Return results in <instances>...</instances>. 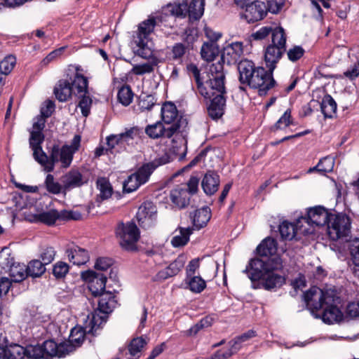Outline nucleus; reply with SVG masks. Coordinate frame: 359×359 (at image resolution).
<instances>
[{
	"instance_id": "f257e3e1",
	"label": "nucleus",
	"mask_w": 359,
	"mask_h": 359,
	"mask_svg": "<svg viewBox=\"0 0 359 359\" xmlns=\"http://www.w3.org/2000/svg\"><path fill=\"white\" fill-rule=\"evenodd\" d=\"M283 268L280 257L271 259H252L243 273H246L255 289L263 287L266 290H276L285 283L283 276L278 273Z\"/></svg>"
},
{
	"instance_id": "f03ea898",
	"label": "nucleus",
	"mask_w": 359,
	"mask_h": 359,
	"mask_svg": "<svg viewBox=\"0 0 359 359\" xmlns=\"http://www.w3.org/2000/svg\"><path fill=\"white\" fill-rule=\"evenodd\" d=\"M208 77L206 85L209 95L203 97L210 100L208 107L209 116L212 119H218L224 114L226 106L225 74L222 62H214L209 67Z\"/></svg>"
},
{
	"instance_id": "7ed1b4c3",
	"label": "nucleus",
	"mask_w": 359,
	"mask_h": 359,
	"mask_svg": "<svg viewBox=\"0 0 359 359\" xmlns=\"http://www.w3.org/2000/svg\"><path fill=\"white\" fill-rule=\"evenodd\" d=\"M239 80L241 83L248 84L252 88H257L260 95H264L275 85L272 72L264 67H255L248 60H241L238 65Z\"/></svg>"
},
{
	"instance_id": "20e7f679",
	"label": "nucleus",
	"mask_w": 359,
	"mask_h": 359,
	"mask_svg": "<svg viewBox=\"0 0 359 359\" xmlns=\"http://www.w3.org/2000/svg\"><path fill=\"white\" fill-rule=\"evenodd\" d=\"M106 322L105 316H100L96 311L87 316V319L83 326H76L71 330L69 340L65 344H69L72 352L76 348L79 347L83 342L85 334H95L100 326Z\"/></svg>"
},
{
	"instance_id": "39448f33",
	"label": "nucleus",
	"mask_w": 359,
	"mask_h": 359,
	"mask_svg": "<svg viewBox=\"0 0 359 359\" xmlns=\"http://www.w3.org/2000/svg\"><path fill=\"white\" fill-rule=\"evenodd\" d=\"M287 36L282 27H276L271 43L264 49V61L270 72L276 67V64L286 51Z\"/></svg>"
},
{
	"instance_id": "423d86ee",
	"label": "nucleus",
	"mask_w": 359,
	"mask_h": 359,
	"mask_svg": "<svg viewBox=\"0 0 359 359\" xmlns=\"http://www.w3.org/2000/svg\"><path fill=\"white\" fill-rule=\"evenodd\" d=\"M332 214L323 206L308 208L305 216L298 218L300 233L304 235L310 234L313 231L312 227L327 225Z\"/></svg>"
},
{
	"instance_id": "0eeeda50",
	"label": "nucleus",
	"mask_w": 359,
	"mask_h": 359,
	"mask_svg": "<svg viewBox=\"0 0 359 359\" xmlns=\"http://www.w3.org/2000/svg\"><path fill=\"white\" fill-rule=\"evenodd\" d=\"M156 25V18H149L138 25L135 37V42L137 47L135 52L141 57H148L152 53L153 48L149 43L152 39Z\"/></svg>"
},
{
	"instance_id": "6e6552de",
	"label": "nucleus",
	"mask_w": 359,
	"mask_h": 359,
	"mask_svg": "<svg viewBox=\"0 0 359 359\" xmlns=\"http://www.w3.org/2000/svg\"><path fill=\"white\" fill-rule=\"evenodd\" d=\"M73 160L72 151L67 147V144L60 147L59 145H53L49 153L46 154V159L39 161V164L43 168L44 171L50 172L54 170L56 163H60L61 167L67 168L69 167Z\"/></svg>"
},
{
	"instance_id": "1a4fd4ad",
	"label": "nucleus",
	"mask_w": 359,
	"mask_h": 359,
	"mask_svg": "<svg viewBox=\"0 0 359 359\" xmlns=\"http://www.w3.org/2000/svg\"><path fill=\"white\" fill-rule=\"evenodd\" d=\"M199 180L191 177L187 184L178 185L170 192V200L177 208H184L189 204L190 196L198 191Z\"/></svg>"
},
{
	"instance_id": "9d476101",
	"label": "nucleus",
	"mask_w": 359,
	"mask_h": 359,
	"mask_svg": "<svg viewBox=\"0 0 359 359\" xmlns=\"http://www.w3.org/2000/svg\"><path fill=\"white\" fill-rule=\"evenodd\" d=\"M334 289L322 290L316 286L311 287L304 294V300L309 309L312 311L321 310L325 304L333 302Z\"/></svg>"
},
{
	"instance_id": "9b49d317",
	"label": "nucleus",
	"mask_w": 359,
	"mask_h": 359,
	"mask_svg": "<svg viewBox=\"0 0 359 359\" xmlns=\"http://www.w3.org/2000/svg\"><path fill=\"white\" fill-rule=\"evenodd\" d=\"M351 220L345 214H332L327 224V234L330 239L338 241L346 238L351 232Z\"/></svg>"
},
{
	"instance_id": "f8f14e48",
	"label": "nucleus",
	"mask_w": 359,
	"mask_h": 359,
	"mask_svg": "<svg viewBox=\"0 0 359 359\" xmlns=\"http://www.w3.org/2000/svg\"><path fill=\"white\" fill-rule=\"evenodd\" d=\"M116 234L123 249L128 251L137 250L140 231L135 223H120L116 229Z\"/></svg>"
},
{
	"instance_id": "ddd939ff",
	"label": "nucleus",
	"mask_w": 359,
	"mask_h": 359,
	"mask_svg": "<svg viewBox=\"0 0 359 359\" xmlns=\"http://www.w3.org/2000/svg\"><path fill=\"white\" fill-rule=\"evenodd\" d=\"M165 137L170 140V151L177 156L179 160L184 159L187 154V140L177 124L169 126Z\"/></svg>"
},
{
	"instance_id": "4468645a",
	"label": "nucleus",
	"mask_w": 359,
	"mask_h": 359,
	"mask_svg": "<svg viewBox=\"0 0 359 359\" xmlns=\"http://www.w3.org/2000/svg\"><path fill=\"white\" fill-rule=\"evenodd\" d=\"M83 279L88 283V287L94 297H99L105 291L107 277L93 271H87L82 273Z\"/></svg>"
},
{
	"instance_id": "2eb2a0df",
	"label": "nucleus",
	"mask_w": 359,
	"mask_h": 359,
	"mask_svg": "<svg viewBox=\"0 0 359 359\" xmlns=\"http://www.w3.org/2000/svg\"><path fill=\"white\" fill-rule=\"evenodd\" d=\"M156 207L152 202H144L139 207L136 215L139 224L143 228L151 226L156 219Z\"/></svg>"
},
{
	"instance_id": "dca6fc26",
	"label": "nucleus",
	"mask_w": 359,
	"mask_h": 359,
	"mask_svg": "<svg viewBox=\"0 0 359 359\" xmlns=\"http://www.w3.org/2000/svg\"><path fill=\"white\" fill-rule=\"evenodd\" d=\"M151 175L148 170L142 165L137 171L128 177L123 183V191L127 193L137 190L140 186L146 184Z\"/></svg>"
},
{
	"instance_id": "f3484780",
	"label": "nucleus",
	"mask_w": 359,
	"mask_h": 359,
	"mask_svg": "<svg viewBox=\"0 0 359 359\" xmlns=\"http://www.w3.org/2000/svg\"><path fill=\"white\" fill-rule=\"evenodd\" d=\"M266 14V5L259 1L249 2L244 11L241 13V18L248 22L252 23L261 20Z\"/></svg>"
},
{
	"instance_id": "a211bd4d",
	"label": "nucleus",
	"mask_w": 359,
	"mask_h": 359,
	"mask_svg": "<svg viewBox=\"0 0 359 359\" xmlns=\"http://www.w3.org/2000/svg\"><path fill=\"white\" fill-rule=\"evenodd\" d=\"M41 346L45 358L53 356L62 358L72 352L71 346L65 342L57 344L53 340H47Z\"/></svg>"
},
{
	"instance_id": "6ab92c4d",
	"label": "nucleus",
	"mask_w": 359,
	"mask_h": 359,
	"mask_svg": "<svg viewBox=\"0 0 359 359\" xmlns=\"http://www.w3.org/2000/svg\"><path fill=\"white\" fill-rule=\"evenodd\" d=\"M144 132L137 126L126 128V131L120 133L121 142V149H126L127 147H133L142 141Z\"/></svg>"
},
{
	"instance_id": "aec40b11",
	"label": "nucleus",
	"mask_w": 359,
	"mask_h": 359,
	"mask_svg": "<svg viewBox=\"0 0 359 359\" xmlns=\"http://www.w3.org/2000/svg\"><path fill=\"white\" fill-rule=\"evenodd\" d=\"M243 53V43H231L224 48L222 57L217 62H222L223 67L224 62H226L228 64L235 63L241 58Z\"/></svg>"
},
{
	"instance_id": "412c9836",
	"label": "nucleus",
	"mask_w": 359,
	"mask_h": 359,
	"mask_svg": "<svg viewBox=\"0 0 359 359\" xmlns=\"http://www.w3.org/2000/svg\"><path fill=\"white\" fill-rule=\"evenodd\" d=\"M340 304V299L337 292H334L333 302L325 304L323 310V318L325 322L334 323L341 318L342 314L337 305Z\"/></svg>"
},
{
	"instance_id": "4be33fe9",
	"label": "nucleus",
	"mask_w": 359,
	"mask_h": 359,
	"mask_svg": "<svg viewBox=\"0 0 359 359\" xmlns=\"http://www.w3.org/2000/svg\"><path fill=\"white\" fill-rule=\"evenodd\" d=\"M61 215L56 210L52 209L40 213H29L25 215L27 221L33 223L41 222L48 226L53 225Z\"/></svg>"
},
{
	"instance_id": "5701e85b",
	"label": "nucleus",
	"mask_w": 359,
	"mask_h": 359,
	"mask_svg": "<svg viewBox=\"0 0 359 359\" xmlns=\"http://www.w3.org/2000/svg\"><path fill=\"white\" fill-rule=\"evenodd\" d=\"M187 260L185 255H180L167 268L158 273L157 279L162 280L176 276L183 269Z\"/></svg>"
},
{
	"instance_id": "b1692460",
	"label": "nucleus",
	"mask_w": 359,
	"mask_h": 359,
	"mask_svg": "<svg viewBox=\"0 0 359 359\" xmlns=\"http://www.w3.org/2000/svg\"><path fill=\"white\" fill-rule=\"evenodd\" d=\"M43 140L44 135L42 132L31 131L29 144L33 150L34 158L38 163H39L41 160L46 159V154L43 151L41 147Z\"/></svg>"
},
{
	"instance_id": "393cba45",
	"label": "nucleus",
	"mask_w": 359,
	"mask_h": 359,
	"mask_svg": "<svg viewBox=\"0 0 359 359\" xmlns=\"http://www.w3.org/2000/svg\"><path fill=\"white\" fill-rule=\"evenodd\" d=\"M3 268H8V272L12 282H21L28 276L26 265L24 264L14 263L11 258Z\"/></svg>"
},
{
	"instance_id": "a878e982",
	"label": "nucleus",
	"mask_w": 359,
	"mask_h": 359,
	"mask_svg": "<svg viewBox=\"0 0 359 359\" xmlns=\"http://www.w3.org/2000/svg\"><path fill=\"white\" fill-rule=\"evenodd\" d=\"M69 260L74 265L85 264L89 260L88 252L79 246H72L66 250Z\"/></svg>"
},
{
	"instance_id": "bb28decb",
	"label": "nucleus",
	"mask_w": 359,
	"mask_h": 359,
	"mask_svg": "<svg viewBox=\"0 0 359 359\" xmlns=\"http://www.w3.org/2000/svg\"><path fill=\"white\" fill-rule=\"evenodd\" d=\"M147 59V62L135 65L133 66L131 72L135 75H144L146 74L152 73L154 71L155 67L160 62V60L151 53V56L148 57H143Z\"/></svg>"
},
{
	"instance_id": "cd10ccee",
	"label": "nucleus",
	"mask_w": 359,
	"mask_h": 359,
	"mask_svg": "<svg viewBox=\"0 0 359 359\" xmlns=\"http://www.w3.org/2000/svg\"><path fill=\"white\" fill-rule=\"evenodd\" d=\"M61 182L65 189H71L81 186L84 182L80 172L72 170L62 177Z\"/></svg>"
},
{
	"instance_id": "c85d7f7f",
	"label": "nucleus",
	"mask_w": 359,
	"mask_h": 359,
	"mask_svg": "<svg viewBox=\"0 0 359 359\" xmlns=\"http://www.w3.org/2000/svg\"><path fill=\"white\" fill-rule=\"evenodd\" d=\"M219 184V175L214 172H208L201 182L202 188L207 195L214 194Z\"/></svg>"
},
{
	"instance_id": "c756f323",
	"label": "nucleus",
	"mask_w": 359,
	"mask_h": 359,
	"mask_svg": "<svg viewBox=\"0 0 359 359\" xmlns=\"http://www.w3.org/2000/svg\"><path fill=\"white\" fill-rule=\"evenodd\" d=\"M194 226L196 229L204 227L211 217V211L208 207H203L194 211L191 216Z\"/></svg>"
},
{
	"instance_id": "7c9ffc66",
	"label": "nucleus",
	"mask_w": 359,
	"mask_h": 359,
	"mask_svg": "<svg viewBox=\"0 0 359 359\" xmlns=\"http://www.w3.org/2000/svg\"><path fill=\"white\" fill-rule=\"evenodd\" d=\"M161 117L163 121L166 124H177L180 126V121H177L178 111L175 104L165 103L161 107Z\"/></svg>"
},
{
	"instance_id": "2f4dec72",
	"label": "nucleus",
	"mask_w": 359,
	"mask_h": 359,
	"mask_svg": "<svg viewBox=\"0 0 359 359\" xmlns=\"http://www.w3.org/2000/svg\"><path fill=\"white\" fill-rule=\"evenodd\" d=\"M99 297H100L98 302L99 311L104 314L112 312L117 304L115 295L111 292H107Z\"/></svg>"
},
{
	"instance_id": "473e14b6",
	"label": "nucleus",
	"mask_w": 359,
	"mask_h": 359,
	"mask_svg": "<svg viewBox=\"0 0 359 359\" xmlns=\"http://www.w3.org/2000/svg\"><path fill=\"white\" fill-rule=\"evenodd\" d=\"M277 243L275 239L268 237L265 238L257 248V254L264 258L269 259V255H273L276 252ZM272 257H270L271 259Z\"/></svg>"
},
{
	"instance_id": "72a5a7b5",
	"label": "nucleus",
	"mask_w": 359,
	"mask_h": 359,
	"mask_svg": "<svg viewBox=\"0 0 359 359\" xmlns=\"http://www.w3.org/2000/svg\"><path fill=\"white\" fill-rule=\"evenodd\" d=\"M70 84L71 88H72V94H74L76 96L78 97L88 94V79L83 75L76 74Z\"/></svg>"
},
{
	"instance_id": "f704fd0d",
	"label": "nucleus",
	"mask_w": 359,
	"mask_h": 359,
	"mask_svg": "<svg viewBox=\"0 0 359 359\" xmlns=\"http://www.w3.org/2000/svg\"><path fill=\"white\" fill-rule=\"evenodd\" d=\"M54 93L59 101H67L72 94L70 82L65 79L59 81L55 87Z\"/></svg>"
},
{
	"instance_id": "c9c22d12",
	"label": "nucleus",
	"mask_w": 359,
	"mask_h": 359,
	"mask_svg": "<svg viewBox=\"0 0 359 359\" xmlns=\"http://www.w3.org/2000/svg\"><path fill=\"white\" fill-rule=\"evenodd\" d=\"M97 189L100 194L97 195L96 203L97 205L104 200L108 199L112 194V187L109 180L105 177H100L96 182Z\"/></svg>"
},
{
	"instance_id": "e433bc0d",
	"label": "nucleus",
	"mask_w": 359,
	"mask_h": 359,
	"mask_svg": "<svg viewBox=\"0 0 359 359\" xmlns=\"http://www.w3.org/2000/svg\"><path fill=\"white\" fill-rule=\"evenodd\" d=\"M298 219L295 223L283 221L279 225V231L281 237L285 240H292L296 234H302L298 229Z\"/></svg>"
},
{
	"instance_id": "4c0bfd02",
	"label": "nucleus",
	"mask_w": 359,
	"mask_h": 359,
	"mask_svg": "<svg viewBox=\"0 0 359 359\" xmlns=\"http://www.w3.org/2000/svg\"><path fill=\"white\" fill-rule=\"evenodd\" d=\"M175 236L171 239V244L174 248L183 247L187 244L189 241V236L192 233V229L188 228H179V232L177 230L175 231Z\"/></svg>"
},
{
	"instance_id": "58836bf2",
	"label": "nucleus",
	"mask_w": 359,
	"mask_h": 359,
	"mask_svg": "<svg viewBox=\"0 0 359 359\" xmlns=\"http://www.w3.org/2000/svg\"><path fill=\"white\" fill-rule=\"evenodd\" d=\"M188 16L191 20H198L203 15L205 0H192L188 1Z\"/></svg>"
},
{
	"instance_id": "ea45409f",
	"label": "nucleus",
	"mask_w": 359,
	"mask_h": 359,
	"mask_svg": "<svg viewBox=\"0 0 359 359\" xmlns=\"http://www.w3.org/2000/svg\"><path fill=\"white\" fill-rule=\"evenodd\" d=\"M187 70L194 77L199 94L201 96H208L209 94L208 93V86L206 85V81L205 83L203 82L201 78L200 71L197 66L194 64H189L187 65Z\"/></svg>"
},
{
	"instance_id": "a19ab883",
	"label": "nucleus",
	"mask_w": 359,
	"mask_h": 359,
	"mask_svg": "<svg viewBox=\"0 0 359 359\" xmlns=\"http://www.w3.org/2000/svg\"><path fill=\"white\" fill-rule=\"evenodd\" d=\"M319 105L325 118H332L336 112L337 104L330 95H325Z\"/></svg>"
},
{
	"instance_id": "79ce46f5",
	"label": "nucleus",
	"mask_w": 359,
	"mask_h": 359,
	"mask_svg": "<svg viewBox=\"0 0 359 359\" xmlns=\"http://www.w3.org/2000/svg\"><path fill=\"white\" fill-rule=\"evenodd\" d=\"M172 160L171 156L168 152H164L158 154L153 161L144 163L143 165L148 170L150 175L159 166L170 163Z\"/></svg>"
},
{
	"instance_id": "37998d69",
	"label": "nucleus",
	"mask_w": 359,
	"mask_h": 359,
	"mask_svg": "<svg viewBox=\"0 0 359 359\" xmlns=\"http://www.w3.org/2000/svg\"><path fill=\"white\" fill-rule=\"evenodd\" d=\"M169 127L165 128L162 123L156 122L154 124L148 125L144 130L145 133L152 139H157L161 137H165L166 131Z\"/></svg>"
},
{
	"instance_id": "c03bdc74",
	"label": "nucleus",
	"mask_w": 359,
	"mask_h": 359,
	"mask_svg": "<svg viewBox=\"0 0 359 359\" xmlns=\"http://www.w3.org/2000/svg\"><path fill=\"white\" fill-rule=\"evenodd\" d=\"M219 49L215 42H205L201 49V55L203 60L212 61L217 55Z\"/></svg>"
},
{
	"instance_id": "a18cd8bd",
	"label": "nucleus",
	"mask_w": 359,
	"mask_h": 359,
	"mask_svg": "<svg viewBox=\"0 0 359 359\" xmlns=\"http://www.w3.org/2000/svg\"><path fill=\"white\" fill-rule=\"evenodd\" d=\"M146 344L147 341L142 337L133 339L128 346V351L130 355L133 357L131 359H137L140 358L141 351Z\"/></svg>"
},
{
	"instance_id": "49530a36",
	"label": "nucleus",
	"mask_w": 359,
	"mask_h": 359,
	"mask_svg": "<svg viewBox=\"0 0 359 359\" xmlns=\"http://www.w3.org/2000/svg\"><path fill=\"white\" fill-rule=\"evenodd\" d=\"M189 290L194 293H201L206 287L205 281L198 276L187 277Z\"/></svg>"
},
{
	"instance_id": "de8ad7c7",
	"label": "nucleus",
	"mask_w": 359,
	"mask_h": 359,
	"mask_svg": "<svg viewBox=\"0 0 359 359\" xmlns=\"http://www.w3.org/2000/svg\"><path fill=\"white\" fill-rule=\"evenodd\" d=\"M26 268L28 276L32 277H39L46 271L45 264L38 259L31 261Z\"/></svg>"
},
{
	"instance_id": "09e8293b",
	"label": "nucleus",
	"mask_w": 359,
	"mask_h": 359,
	"mask_svg": "<svg viewBox=\"0 0 359 359\" xmlns=\"http://www.w3.org/2000/svg\"><path fill=\"white\" fill-rule=\"evenodd\" d=\"M6 350L8 359H24L26 356L25 348L17 344L6 346Z\"/></svg>"
},
{
	"instance_id": "8fccbe9b",
	"label": "nucleus",
	"mask_w": 359,
	"mask_h": 359,
	"mask_svg": "<svg viewBox=\"0 0 359 359\" xmlns=\"http://www.w3.org/2000/svg\"><path fill=\"white\" fill-rule=\"evenodd\" d=\"M117 97L120 103L128 106L133 101V93L128 86H123L118 90Z\"/></svg>"
},
{
	"instance_id": "3c124183",
	"label": "nucleus",
	"mask_w": 359,
	"mask_h": 359,
	"mask_svg": "<svg viewBox=\"0 0 359 359\" xmlns=\"http://www.w3.org/2000/svg\"><path fill=\"white\" fill-rule=\"evenodd\" d=\"M45 186L47 191L53 194H58L62 191L63 188L62 184H60L59 182L55 180L53 175L48 174L46 180Z\"/></svg>"
},
{
	"instance_id": "603ef678",
	"label": "nucleus",
	"mask_w": 359,
	"mask_h": 359,
	"mask_svg": "<svg viewBox=\"0 0 359 359\" xmlns=\"http://www.w3.org/2000/svg\"><path fill=\"white\" fill-rule=\"evenodd\" d=\"M155 104L156 100L151 95H141L139 97L138 107L141 111L151 110Z\"/></svg>"
},
{
	"instance_id": "864d4df0",
	"label": "nucleus",
	"mask_w": 359,
	"mask_h": 359,
	"mask_svg": "<svg viewBox=\"0 0 359 359\" xmlns=\"http://www.w3.org/2000/svg\"><path fill=\"white\" fill-rule=\"evenodd\" d=\"M334 166V158L332 156H326L318 162L317 168H320V173L325 175L332 171Z\"/></svg>"
},
{
	"instance_id": "5fc2aeb1",
	"label": "nucleus",
	"mask_w": 359,
	"mask_h": 359,
	"mask_svg": "<svg viewBox=\"0 0 359 359\" xmlns=\"http://www.w3.org/2000/svg\"><path fill=\"white\" fill-rule=\"evenodd\" d=\"M80 99L78 107L80 108L81 114L83 116H88L92 105V99L89 93L84 95L78 96Z\"/></svg>"
},
{
	"instance_id": "6e6d98bb",
	"label": "nucleus",
	"mask_w": 359,
	"mask_h": 359,
	"mask_svg": "<svg viewBox=\"0 0 359 359\" xmlns=\"http://www.w3.org/2000/svg\"><path fill=\"white\" fill-rule=\"evenodd\" d=\"M16 63L13 55H8L0 62V71L4 75H8L13 70Z\"/></svg>"
},
{
	"instance_id": "4d7b16f0",
	"label": "nucleus",
	"mask_w": 359,
	"mask_h": 359,
	"mask_svg": "<svg viewBox=\"0 0 359 359\" xmlns=\"http://www.w3.org/2000/svg\"><path fill=\"white\" fill-rule=\"evenodd\" d=\"M276 27L271 26H264L260 27L256 32L252 34L251 37L256 41L263 40L266 39L269 35H271L273 38V33L275 31Z\"/></svg>"
},
{
	"instance_id": "13d9d810",
	"label": "nucleus",
	"mask_w": 359,
	"mask_h": 359,
	"mask_svg": "<svg viewBox=\"0 0 359 359\" xmlns=\"http://www.w3.org/2000/svg\"><path fill=\"white\" fill-rule=\"evenodd\" d=\"M26 356L29 358L39 359L45 358L41 344L29 345L25 348Z\"/></svg>"
},
{
	"instance_id": "bf43d9fd",
	"label": "nucleus",
	"mask_w": 359,
	"mask_h": 359,
	"mask_svg": "<svg viewBox=\"0 0 359 359\" xmlns=\"http://www.w3.org/2000/svg\"><path fill=\"white\" fill-rule=\"evenodd\" d=\"M292 124H293V122L291 116V110L287 109L281 116V117L277 121L274 127L276 129L283 130Z\"/></svg>"
},
{
	"instance_id": "052dcab7",
	"label": "nucleus",
	"mask_w": 359,
	"mask_h": 359,
	"mask_svg": "<svg viewBox=\"0 0 359 359\" xmlns=\"http://www.w3.org/2000/svg\"><path fill=\"white\" fill-rule=\"evenodd\" d=\"M188 1L184 0L181 3L175 4L172 6L171 12L174 15L184 18L188 15Z\"/></svg>"
},
{
	"instance_id": "680f3d73",
	"label": "nucleus",
	"mask_w": 359,
	"mask_h": 359,
	"mask_svg": "<svg viewBox=\"0 0 359 359\" xmlns=\"http://www.w3.org/2000/svg\"><path fill=\"white\" fill-rule=\"evenodd\" d=\"M304 53L305 50L301 46H294L287 51L288 60L293 62L300 60Z\"/></svg>"
},
{
	"instance_id": "e2e57ef3",
	"label": "nucleus",
	"mask_w": 359,
	"mask_h": 359,
	"mask_svg": "<svg viewBox=\"0 0 359 359\" xmlns=\"http://www.w3.org/2000/svg\"><path fill=\"white\" fill-rule=\"evenodd\" d=\"M351 259L355 266L359 267V239L352 241L349 245Z\"/></svg>"
},
{
	"instance_id": "0e129e2a",
	"label": "nucleus",
	"mask_w": 359,
	"mask_h": 359,
	"mask_svg": "<svg viewBox=\"0 0 359 359\" xmlns=\"http://www.w3.org/2000/svg\"><path fill=\"white\" fill-rule=\"evenodd\" d=\"M255 335V332L253 330H250L248 332L231 340L229 342V344L230 346H232L233 351H237L240 348V344L242 342H244L248 339L253 337Z\"/></svg>"
},
{
	"instance_id": "69168bd1",
	"label": "nucleus",
	"mask_w": 359,
	"mask_h": 359,
	"mask_svg": "<svg viewBox=\"0 0 359 359\" xmlns=\"http://www.w3.org/2000/svg\"><path fill=\"white\" fill-rule=\"evenodd\" d=\"M69 271V265L63 262H58L53 269V273L57 278H64Z\"/></svg>"
},
{
	"instance_id": "338daca9",
	"label": "nucleus",
	"mask_w": 359,
	"mask_h": 359,
	"mask_svg": "<svg viewBox=\"0 0 359 359\" xmlns=\"http://www.w3.org/2000/svg\"><path fill=\"white\" fill-rule=\"evenodd\" d=\"M285 1V0H267L266 11L277 14L283 8Z\"/></svg>"
},
{
	"instance_id": "774afa93",
	"label": "nucleus",
	"mask_w": 359,
	"mask_h": 359,
	"mask_svg": "<svg viewBox=\"0 0 359 359\" xmlns=\"http://www.w3.org/2000/svg\"><path fill=\"white\" fill-rule=\"evenodd\" d=\"M113 264V260L108 257H99L97 259L95 268L98 271H105Z\"/></svg>"
}]
</instances>
